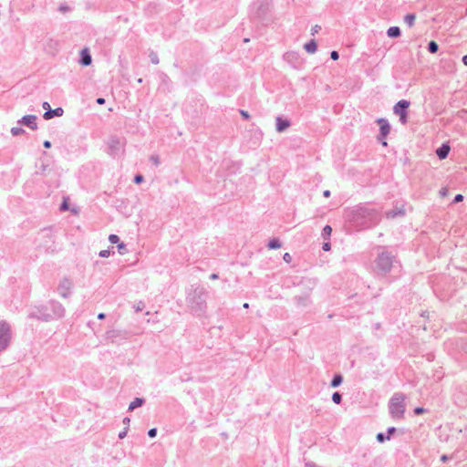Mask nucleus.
I'll use <instances>...</instances> for the list:
<instances>
[{
    "label": "nucleus",
    "instance_id": "f257e3e1",
    "mask_svg": "<svg viewBox=\"0 0 467 467\" xmlns=\"http://www.w3.org/2000/svg\"><path fill=\"white\" fill-rule=\"evenodd\" d=\"M206 293L207 292L204 287L197 286L188 295L187 302L192 310L202 311L205 308L206 303L204 296H206Z\"/></svg>",
    "mask_w": 467,
    "mask_h": 467
},
{
    "label": "nucleus",
    "instance_id": "f03ea898",
    "mask_svg": "<svg viewBox=\"0 0 467 467\" xmlns=\"http://www.w3.org/2000/svg\"><path fill=\"white\" fill-rule=\"evenodd\" d=\"M405 395L402 393H395L389 404V410L393 419H402L405 412Z\"/></svg>",
    "mask_w": 467,
    "mask_h": 467
},
{
    "label": "nucleus",
    "instance_id": "7ed1b4c3",
    "mask_svg": "<svg viewBox=\"0 0 467 467\" xmlns=\"http://www.w3.org/2000/svg\"><path fill=\"white\" fill-rule=\"evenodd\" d=\"M126 254H128V259H119V268L134 265L139 262V254L135 249L129 248L126 244L119 242V255L124 256Z\"/></svg>",
    "mask_w": 467,
    "mask_h": 467
},
{
    "label": "nucleus",
    "instance_id": "20e7f679",
    "mask_svg": "<svg viewBox=\"0 0 467 467\" xmlns=\"http://www.w3.org/2000/svg\"><path fill=\"white\" fill-rule=\"evenodd\" d=\"M393 260L394 256L392 254L387 251H382L375 260L377 271L382 275L388 274L392 268Z\"/></svg>",
    "mask_w": 467,
    "mask_h": 467
},
{
    "label": "nucleus",
    "instance_id": "39448f33",
    "mask_svg": "<svg viewBox=\"0 0 467 467\" xmlns=\"http://www.w3.org/2000/svg\"><path fill=\"white\" fill-rule=\"evenodd\" d=\"M410 102L405 99L400 100L393 107V113L397 115L400 119V122L402 125H405L408 122V108L410 107Z\"/></svg>",
    "mask_w": 467,
    "mask_h": 467
},
{
    "label": "nucleus",
    "instance_id": "423d86ee",
    "mask_svg": "<svg viewBox=\"0 0 467 467\" xmlns=\"http://www.w3.org/2000/svg\"><path fill=\"white\" fill-rule=\"evenodd\" d=\"M377 122L379 126V140H380L382 146H388V143L386 142L385 139L390 131V125L389 121L383 118L378 119Z\"/></svg>",
    "mask_w": 467,
    "mask_h": 467
},
{
    "label": "nucleus",
    "instance_id": "0eeeda50",
    "mask_svg": "<svg viewBox=\"0 0 467 467\" xmlns=\"http://www.w3.org/2000/svg\"><path fill=\"white\" fill-rule=\"evenodd\" d=\"M10 337L9 327L6 324H0V352L7 348Z\"/></svg>",
    "mask_w": 467,
    "mask_h": 467
},
{
    "label": "nucleus",
    "instance_id": "6e6552de",
    "mask_svg": "<svg viewBox=\"0 0 467 467\" xmlns=\"http://www.w3.org/2000/svg\"><path fill=\"white\" fill-rule=\"evenodd\" d=\"M36 119L37 118L36 115H26L18 122L22 125L27 126L31 130H36L37 128Z\"/></svg>",
    "mask_w": 467,
    "mask_h": 467
},
{
    "label": "nucleus",
    "instance_id": "1a4fd4ad",
    "mask_svg": "<svg viewBox=\"0 0 467 467\" xmlns=\"http://www.w3.org/2000/svg\"><path fill=\"white\" fill-rule=\"evenodd\" d=\"M64 113V109L60 107L56 108L55 109H48L47 111H45L43 118L45 119H50L54 117H61Z\"/></svg>",
    "mask_w": 467,
    "mask_h": 467
},
{
    "label": "nucleus",
    "instance_id": "9d476101",
    "mask_svg": "<svg viewBox=\"0 0 467 467\" xmlns=\"http://www.w3.org/2000/svg\"><path fill=\"white\" fill-rule=\"evenodd\" d=\"M80 64L84 67H88L92 62L91 55L89 54L88 48H84L80 52Z\"/></svg>",
    "mask_w": 467,
    "mask_h": 467
},
{
    "label": "nucleus",
    "instance_id": "9b49d317",
    "mask_svg": "<svg viewBox=\"0 0 467 467\" xmlns=\"http://www.w3.org/2000/svg\"><path fill=\"white\" fill-rule=\"evenodd\" d=\"M290 126V122L287 119L277 117L275 119V129L278 132L285 130Z\"/></svg>",
    "mask_w": 467,
    "mask_h": 467
},
{
    "label": "nucleus",
    "instance_id": "f8f14e48",
    "mask_svg": "<svg viewBox=\"0 0 467 467\" xmlns=\"http://www.w3.org/2000/svg\"><path fill=\"white\" fill-rule=\"evenodd\" d=\"M317 43L315 40H310L309 42L306 43L304 46L305 50L307 53L313 54L317 51Z\"/></svg>",
    "mask_w": 467,
    "mask_h": 467
},
{
    "label": "nucleus",
    "instance_id": "ddd939ff",
    "mask_svg": "<svg viewBox=\"0 0 467 467\" xmlns=\"http://www.w3.org/2000/svg\"><path fill=\"white\" fill-rule=\"evenodd\" d=\"M353 213H355V215L361 217H367L370 214L368 209L366 207H357L355 208Z\"/></svg>",
    "mask_w": 467,
    "mask_h": 467
},
{
    "label": "nucleus",
    "instance_id": "4468645a",
    "mask_svg": "<svg viewBox=\"0 0 467 467\" xmlns=\"http://www.w3.org/2000/svg\"><path fill=\"white\" fill-rule=\"evenodd\" d=\"M450 150L451 148H437L436 154L441 160H443L448 156Z\"/></svg>",
    "mask_w": 467,
    "mask_h": 467
},
{
    "label": "nucleus",
    "instance_id": "2eb2a0df",
    "mask_svg": "<svg viewBox=\"0 0 467 467\" xmlns=\"http://www.w3.org/2000/svg\"><path fill=\"white\" fill-rule=\"evenodd\" d=\"M387 35L389 37H398L400 36V30L398 26H391L388 29Z\"/></svg>",
    "mask_w": 467,
    "mask_h": 467
},
{
    "label": "nucleus",
    "instance_id": "dca6fc26",
    "mask_svg": "<svg viewBox=\"0 0 467 467\" xmlns=\"http://www.w3.org/2000/svg\"><path fill=\"white\" fill-rule=\"evenodd\" d=\"M144 403V400L141 398H136L129 406V410H133L138 407H140Z\"/></svg>",
    "mask_w": 467,
    "mask_h": 467
},
{
    "label": "nucleus",
    "instance_id": "f3484780",
    "mask_svg": "<svg viewBox=\"0 0 467 467\" xmlns=\"http://www.w3.org/2000/svg\"><path fill=\"white\" fill-rule=\"evenodd\" d=\"M416 16L414 14H408L404 16L405 23L410 26H413Z\"/></svg>",
    "mask_w": 467,
    "mask_h": 467
},
{
    "label": "nucleus",
    "instance_id": "a211bd4d",
    "mask_svg": "<svg viewBox=\"0 0 467 467\" xmlns=\"http://www.w3.org/2000/svg\"><path fill=\"white\" fill-rule=\"evenodd\" d=\"M282 246L280 241L276 238H274L272 240L269 241L268 244H267V247L269 249H278Z\"/></svg>",
    "mask_w": 467,
    "mask_h": 467
},
{
    "label": "nucleus",
    "instance_id": "6ab92c4d",
    "mask_svg": "<svg viewBox=\"0 0 467 467\" xmlns=\"http://www.w3.org/2000/svg\"><path fill=\"white\" fill-rule=\"evenodd\" d=\"M403 214H404L403 209L391 210V211L387 212V213H386L388 218H394L397 215H403Z\"/></svg>",
    "mask_w": 467,
    "mask_h": 467
},
{
    "label": "nucleus",
    "instance_id": "aec40b11",
    "mask_svg": "<svg viewBox=\"0 0 467 467\" xmlns=\"http://www.w3.org/2000/svg\"><path fill=\"white\" fill-rule=\"evenodd\" d=\"M343 378L341 375L337 374L334 376L332 381H331V387L337 388L342 383Z\"/></svg>",
    "mask_w": 467,
    "mask_h": 467
},
{
    "label": "nucleus",
    "instance_id": "412c9836",
    "mask_svg": "<svg viewBox=\"0 0 467 467\" xmlns=\"http://www.w3.org/2000/svg\"><path fill=\"white\" fill-rule=\"evenodd\" d=\"M331 233H332V228H331V226H329V225H326V226L323 228V231H322V236H323L325 239H327V238H329V236L331 235Z\"/></svg>",
    "mask_w": 467,
    "mask_h": 467
},
{
    "label": "nucleus",
    "instance_id": "4be33fe9",
    "mask_svg": "<svg viewBox=\"0 0 467 467\" xmlns=\"http://www.w3.org/2000/svg\"><path fill=\"white\" fill-rule=\"evenodd\" d=\"M428 49L431 53H436L439 49V46L435 41H431L429 43Z\"/></svg>",
    "mask_w": 467,
    "mask_h": 467
},
{
    "label": "nucleus",
    "instance_id": "5701e85b",
    "mask_svg": "<svg viewBox=\"0 0 467 467\" xmlns=\"http://www.w3.org/2000/svg\"><path fill=\"white\" fill-rule=\"evenodd\" d=\"M332 400L336 403V404H340L341 403V400H342V396L339 392H335L333 393L332 395Z\"/></svg>",
    "mask_w": 467,
    "mask_h": 467
},
{
    "label": "nucleus",
    "instance_id": "b1692460",
    "mask_svg": "<svg viewBox=\"0 0 467 467\" xmlns=\"http://www.w3.org/2000/svg\"><path fill=\"white\" fill-rule=\"evenodd\" d=\"M150 161L152 162L153 165L159 166L161 163L160 156L157 154H153L150 157Z\"/></svg>",
    "mask_w": 467,
    "mask_h": 467
},
{
    "label": "nucleus",
    "instance_id": "393cba45",
    "mask_svg": "<svg viewBox=\"0 0 467 467\" xmlns=\"http://www.w3.org/2000/svg\"><path fill=\"white\" fill-rule=\"evenodd\" d=\"M24 132H25V130L22 128H20V127H14V128L11 129V133L14 136H18V135H20V134H22Z\"/></svg>",
    "mask_w": 467,
    "mask_h": 467
},
{
    "label": "nucleus",
    "instance_id": "a878e982",
    "mask_svg": "<svg viewBox=\"0 0 467 467\" xmlns=\"http://www.w3.org/2000/svg\"><path fill=\"white\" fill-rule=\"evenodd\" d=\"M386 440H389V436H385L383 433L379 432L377 434V441L379 442H384Z\"/></svg>",
    "mask_w": 467,
    "mask_h": 467
},
{
    "label": "nucleus",
    "instance_id": "bb28decb",
    "mask_svg": "<svg viewBox=\"0 0 467 467\" xmlns=\"http://www.w3.org/2000/svg\"><path fill=\"white\" fill-rule=\"evenodd\" d=\"M145 307V304L141 301H140L139 303H137L135 306H134V309L136 312H139V311H142Z\"/></svg>",
    "mask_w": 467,
    "mask_h": 467
},
{
    "label": "nucleus",
    "instance_id": "cd10ccee",
    "mask_svg": "<svg viewBox=\"0 0 467 467\" xmlns=\"http://www.w3.org/2000/svg\"><path fill=\"white\" fill-rule=\"evenodd\" d=\"M150 61H151L152 64H158L159 63V57H158L157 54L151 53L150 55Z\"/></svg>",
    "mask_w": 467,
    "mask_h": 467
},
{
    "label": "nucleus",
    "instance_id": "c85d7f7f",
    "mask_svg": "<svg viewBox=\"0 0 467 467\" xmlns=\"http://www.w3.org/2000/svg\"><path fill=\"white\" fill-rule=\"evenodd\" d=\"M143 180H144V178L141 174H137V175H135L133 182L135 183L139 184V183L142 182Z\"/></svg>",
    "mask_w": 467,
    "mask_h": 467
},
{
    "label": "nucleus",
    "instance_id": "c756f323",
    "mask_svg": "<svg viewBox=\"0 0 467 467\" xmlns=\"http://www.w3.org/2000/svg\"><path fill=\"white\" fill-rule=\"evenodd\" d=\"M283 259L285 263L289 264L291 263L292 261V256L289 253H285L284 255H283Z\"/></svg>",
    "mask_w": 467,
    "mask_h": 467
},
{
    "label": "nucleus",
    "instance_id": "7c9ffc66",
    "mask_svg": "<svg viewBox=\"0 0 467 467\" xmlns=\"http://www.w3.org/2000/svg\"><path fill=\"white\" fill-rule=\"evenodd\" d=\"M297 303H298L299 305H302V306H306V305H307V303H308V298H307V297H306V298L298 297V298H297Z\"/></svg>",
    "mask_w": 467,
    "mask_h": 467
},
{
    "label": "nucleus",
    "instance_id": "2f4dec72",
    "mask_svg": "<svg viewBox=\"0 0 467 467\" xmlns=\"http://www.w3.org/2000/svg\"><path fill=\"white\" fill-rule=\"evenodd\" d=\"M148 435H149V437H150V438H154V437L157 435V429H156V428H152V429H150V430L148 431Z\"/></svg>",
    "mask_w": 467,
    "mask_h": 467
},
{
    "label": "nucleus",
    "instance_id": "473e14b6",
    "mask_svg": "<svg viewBox=\"0 0 467 467\" xmlns=\"http://www.w3.org/2000/svg\"><path fill=\"white\" fill-rule=\"evenodd\" d=\"M462 200H463V196L462 194H457L454 197L452 203H458V202H462Z\"/></svg>",
    "mask_w": 467,
    "mask_h": 467
},
{
    "label": "nucleus",
    "instance_id": "72a5a7b5",
    "mask_svg": "<svg viewBox=\"0 0 467 467\" xmlns=\"http://www.w3.org/2000/svg\"><path fill=\"white\" fill-rule=\"evenodd\" d=\"M320 28H321V27H320V26H318V25L314 26L312 27V29H311V34H312L313 36H314V35H316L317 33H318V31L320 30Z\"/></svg>",
    "mask_w": 467,
    "mask_h": 467
},
{
    "label": "nucleus",
    "instance_id": "f704fd0d",
    "mask_svg": "<svg viewBox=\"0 0 467 467\" xmlns=\"http://www.w3.org/2000/svg\"><path fill=\"white\" fill-rule=\"evenodd\" d=\"M439 193H440L441 197H445V196H447V194H448V189H447V188H445V187H444V188H441V189L440 190V192H439Z\"/></svg>",
    "mask_w": 467,
    "mask_h": 467
},
{
    "label": "nucleus",
    "instance_id": "c9c22d12",
    "mask_svg": "<svg viewBox=\"0 0 467 467\" xmlns=\"http://www.w3.org/2000/svg\"><path fill=\"white\" fill-rule=\"evenodd\" d=\"M109 254H110L109 250H102V251L99 252V255L101 257H107V256L109 255Z\"/></svg>",
    "mask_w": 467,
    "mask_h": 467
},
{
    "label": "nucleus",
    "instance_id": "e433bc0d",
    "mask_svg": "<svg viewBox=\"0 0 467 467\" xmlns=\"http://www.w3.org/2000/svg\"><path fill=\"white\" fill-rule=\"evenodd\" d=\"M58 10H59L60 12H63V13H64V12L68 11V10H69V7H68L67 5H60V6L58 7Z\"/></svg>",
    "mask_w": 467,
    "mask_h": 467
},
{
    "label": "nucleus",
    "instance_id": "4c0bfd02",
    "mask_svg": "<svg viewBox=\"0 0 467 467\" xmlns=\"http://www.w3.org/2000/svg\"><path fill=\"white\" fill-rule=\"evenodd\" d=\"M424 411H425V410L421 407H418L414 410V413L416 415H420V414L423 413Z\"/></svg>",
    "mask_w": 467,
    "mask_h": 467
},
{
    "label": "nucleus",
    "instance_id": "58836bf2",
    "mask_svg": "<svg viewBox=\"0 0 467 467\" xmlns=\"http://www.w3.org/2000/svg\"><path fill=\"white\" fill-rule=\"evenodd\" d=\"M240 114L245 119H248L250 118L249 113L247 111H245V110H240Z\"/></svg>",
    "mask_w": 467,
    "mask_h": 467
},
{
    "label": "nucleus",
    "instance_id": "ea45409f",
    "mask_svg": "<svg viewBox=\"0 0 467 467\" xmlns=\"http://www.w3.org/2000/svg\"><path fill=\"white\" fill-rule=\"evenodd\" d=\"M67 209H68L67 200V199H65V200H64V202H63V203H62V205H61V210H62V211H66V210H67Z\"/></svg>",
    "mask_w": 467,
    "mask_h": 467
},
{
    "label": "nucleus",
    "instance_id": "a19ab883",
    "mask_svg": "<svg viewBox=\"0 0 467 467\" xmlns=\"http://www.w3.org/2000/svg\"><path fill=\"white\" fill-rule=\"evenodd\" d=\"M330 57L333 60H337L338 59V53L337 51H332L331 54H330Z\"/></svg>",
    "mask_w": 467,
    "mask_h": 467
},
{
    "label": "nucleus",
    "instance_id": "79ce46f5",
    "mask_svg": "<svg viewBox=\"0 0 467 467\" xmlns=\"http://www.w3.org/2000/svg\"><path fill=\"white\" fill-rule=\"evenodd\" d=\"M322 248H323V250H324V251H326V252H327V251H329V250H330V248H331L330 244H329V243H327H327H324V244H323Z\"/></svg>",
    "mask_w": 467,
    "mask_h": 467
},
{
    "label": "nucleus",
    "instance_id": "37998d69",
    "mask_svg": "<svg viewBox=\"0 0 467 467\" xmlns=\"http://www.w3.org/2000/svg\"><path fill=\"white\" fill-rule=\"evenodd\" d=\"M109 241L112 243V244H116L117 243V235L115 234H110L109 237Z\"/></svg>",
    "mask_w": 467,
    "mask_h": 467
},
{
    "label": "nucleus",
    "instance_id": "c03bdc74",
    "mask_svg": "<svg viewBox=\"0 0 467 467\" xmlns=\"http://www.w3.org/2000/svg\"><path fill=\"white\" fill-rule=\"evenodd\" d=\"M127 435V427L121 432H119V439H123Z\"/></svg>",
    "mask_w": 467,
    "mask_h": 467
},
{
    "label": "nucleus",
    "instance_id": "a18cd8bd",
    "mask_svg": "<svg viewBox=\"0 0 467 467\" xmlns=\"http://www.w3.org/2000/svg\"><path fill=\"white\" fill-rule=\"evenodd\" d=\"M395 431H396V429L394 427H389L388 429V435L387 436L390 437V435L393 434Z\"/></svg>",
    "mask_w": 467,
    "mask_h": 467
},
{
    "label": "nucleus",
    "instance_id": "49530a36",
    "mask_svg": "<svg viewBox=\"0 0 467 467\" xmlns=\"http://www.w3.org/2000/svg\"><path fill=\"white\" fill-rule=\"evenodd\" d=\"M43 109L47 111L48 109H51L50 108V105L48 102H44L43 105H42Z\"/></svg>",
    "mask_w": 467,
    "mask_h": 467
},
{
    "label": "nucleus",
    "instance_id": "de8ad7c7",
    "mask_svg": "<svg viewBox=\"0 0 467 467\" xmlns=\"http://www.w3.org/2000/svg\"><path fill=\"white\" fill-rule=\"evenodd\" d=\"M96 101H97L98 104L102 105V104L105 103V99L98 98Z\"/></svg>",
    "mask_w": 467,
    "mask_h": 467
},
{
    "label": "nucleus",
    "instance_id": "09e8293b",
    "mask_svg": "<svg viewBox=\"0 0 467 467\" xmlns=\"http://www.w3.org/2000/svg\"><path fill=\"white\" fill-rule=\"evenodd\" d=\"M130 422V418L126 417L123 419V424H125L126 426H129Z\"/></svg>",
    "mask_w": 467,
    "mask_h": 467
},
{
    "label": "nucleus",
    "instance_id": "8fccbe9b",
    "mask_svg": "<svg viewBox=\"0 0 467 467\" xmlns=\"http://www.w3.org/2000/svg\"><path fill=\"white\" fill-rule=\"evenodd\" d=\"M323 195H324V197H326V198L329 197V196H330V191L326 190V191L323 192Z\"/></svg>",
    "mask_w": 467,
    "mask_h": 467
},
{
    "label": "nucleus",
    "instance_id": "3c124183",
    "mask_svg": "<svg viewBox=\"0 0 467 467\" xmlns=\"http://www.w3.org/2000/svg\"><path fill=\"white\" fill-rule=\"evenodd\" d=\"M218 277H219V276H218V275H217V274H212V275H210V278H211L212 280H216V279H218Z\"/></svg>",
    "mask_w": 467,
    "mask_h": 467
},
{
    "label": "nucleus",
    "instance_id": "603ef678",
    "mask_svg": "<svg viewBox=\"0 0 467 467\" xmlns=\"http://www.w3.org/2000/svg\"><path fill=\"white\" fill-rule=\"evenodd\" d=\"M43 146H52L51 142L49 140H45L43 142Z\"/></svg>",
    "mask_w": 467,
    "mask_h": 467
},
{
    "label": "nucleus",
    "instance_id": "864d4df0",
    "mask_svg": "<svg viewBox=\"0 0 467 467\" xmlns=\"http://www.w3.org/2000/svg\"><path fill=\"white\" fill-rule=\"evenodd\" d=\"M462 62L465 66H467V55L463 56Z\"/></svg>",
    "mask_w": 467,
    "mask_h": 467
},
{
    "label": "nucleus",
    "instance_id": "5fc2aeb1",
    "mask_svg": "<svg viewBox=\"0 0 467 467\" xmlns=\"http://www.w3.org/2000/svg\"><path fill=\"white\" fill-rule=\"evenodd\" d=\"M441 460L442 462H446V461L448 460V456H447V455H442V456H441Z\"/></svg>",
    "mask_w": 467,
    "mask_h": 467
},
{
    "label": "nucleus",
    "instance_id": "6e6d98bb",
    "mask_svg": "<svg viewBox=\"0 0 467 467\" xmlns=\"http://www.w3.org/2000/svg\"><path fill=\"white\" fill-rule=\"evenodd\" d=\"M98 317H99V319L104 318V314H102V313H101V314H99V315L98 316Z\"/></svg>",
    "mask_w": 467,
    "mask_h": 467
},
{
    "label": "nucleus",
    "instance_id": "4d7b16f0",
    "mask_svg": "<svg viewBox=\"0 0 467 467\" xmlns=\"http://www.w3.org/2000/svg\"><path fill=\"white\" fill-rule=\"evenodd\" d=\"M243 306H244V308H248V307H249V304H248V303H244V304L243 305Z\"/></svg>",
    "mask_w": 467,
    "mask_h": 467
},
{
    "label": "nucleus",
    "instance_id": "13d9d810",
    "mask_svg": "<svg viewBox=\"0 0 467 467\" xmlns=\"http://www.w3.org/2000/svg\"><path fill=\"white\" fill-rule=\"evenodd\" d=\"M120 259H128V254L124 255V256H121Z\"/></svg>",
    "mask_w": 467,
    "mask_h": 467
},
{
    "label": "nucleus",
    "instance_id": "bf43d9fd",
    "mask_svg": "<svg viewBox=\"0 0 467 467\" xmlns=\"http://www.w3.org/2000/svg\"><path fill=\"white\" fill-rule=\"evenodd\" d=\"M306 467H314V464L306 463Z\"/></svg>",
    "mask_w": 467,
    "mask_h": 467
},
{
    "label": "nucleus",
    "instance_id": "052dcab7",
    "mask_svg": "<svg viewBox=\"0 0 467 467\" xmlns=\"http://www.w3.org/2000/svg\"><path fill=\"white\" fill-rule=\"evenodd\" d=\"M442 147L448 146L446 143L441 144Z\"/></svg>",
    "mask_w": 467,
    "mask_h": 467
}]
</instances>
